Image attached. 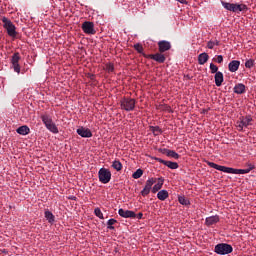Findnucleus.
<instances>
[{"instance_id":"obj_1","label":"nucleus","mask_w":256,"mask_h":256,"mask_svg":"<svg viewBox=\"0 0 256 256\" xmlns=\"http://www.w3.org/2000/svg\"><path fill=\"white\" fill-rule=\"evenodd\" d=\"M208 167H211L212 169H216L217 171H222L223 173H230L232 175H245L247 173H251L253 169H255V166H250V168L246 169H235L227 166H221L219 164H216L214 162H207Z\"/></svg>"},{"instance_id":"obj_2","label":"nucleus","mask_w":256,"mask_h":256,"mask_svg":"<svg viewBox=\"0 0 256 256\" xmlns=\"http://www.w3.org/2000/svg\"><path fill=\"white\" fill-rule=\"evenodd\" d=\"M221 5L226 11H231L232 13H241V11H247L249 9L245 4H234L225 1H221Z\"/></svg>"},{"instance_id":"obj_3","label":"nucleus","mask_w":256,"mask_h":256,"mask_svg":"<svg viewBox=\"0 0 256 256\" xmlns=\"http://www.w3.org/2000/svg\"><path fill=\"white\" fill-rule=\"evenodd\" d=\"M2 23L9 37H13V38L17 37V27H15V24H13L11 20H9L7 17H3Z\"/></svg>"},{"instance_id":"obj_4","label":"nucleus","mask_w":256,"mask_h":256,"mask_svg":"<svg viewBox=\"0 0 256 256\" xmlns=\"http://www.w3.org/2000/svg\"><path fill=\"white\" fill-rule=\"evenodd\" d=\"M214 251L217 255H229V253H233V246L227 243H220L215 246Z\"/></svg>"},{"instance_id":"obj_5","label":"nucleus","mask_w":256,"mask_h":256,"mask_svg":"<svg viewBox=\"0 0 256 256\" xmlns=\"http://www.w3.org/2000/svg\"><path fill=\"white\" fill-rule=\"evenodd\" d=\"M135 99L133 98H123L121 101H120V107L122 110L124 111H133L135 109Z\"/></svg>"},{"instance_id":"obj_6","label":"nucleus","mask_w":256,"mask_h":256,"mask_svg":"<svg viewBox=\"0 0 256 256\" xmlns=\"http://www.w3.org/2000/svg\"><path fill=\"white\" fill-rule=\"evenodd\" d=\"M98 177L100 183L107 184L109 183V181H111V171H109V169L107 168H101L98 171Z\"/></svg>"},{"instance_id":"obj_7","label":"nucleus","mask_w":256,"mask_h":256,"mask_svg":"<svg viewBox=\"0 0 256 256\" xmlns=\"http://www.w3.org/2000/svg\"><path fill=\"white\" fill-rule=\"evenodd\" d=\"M155 183H157V178H149L146 181L145 187L141 191L142 197H147V195L151 193V189L153 188V185H155Z\"/></svg>"},{"instance_id":"obj_8","label":"nucleus","mask_w":256,"mask_h":256,"mask_svg":"<svg viewBox=\"0 0 256 256\" xmlns=\"http://www.w3.org/2000/svg\"><path fill=\"white\" fill-rule=\"evenodd\" d=\"M82 31H84L86 35H95L97 33V31H95V24L91 21L82 23Z\"/></svg>"},{"instance_id":"obj_9","label":"nucleus","mask_w":256,"mask_h":256,"mask_svg":"<svg viewBox=\"0 0 256 256\" xmlns=\"http://www.w3.org/2000/svg\"><path fill=\"white\" fill-rule=\"evenodd\" d=\"M143 57H145L146 59H152L157 63H164L165 61H167V57L165 56V54L161 52H157L156 54H149V55L143 54Z\"/></svg>"},{"instance_id":"obj_10","label":"nucleus","mask_w":256,"mask_h":256,"mask_svg":"<svg viewBox=\"0 0 256 256\" xmlns=\"http://www.w3.org/2000/svg\"><path fill=\"white\" fill-rule=\"evenodd\" d=\"M19 61H21V55L19 54V52H16L11 58V65L15 73L18 74L21 73V66L19 65Z\"/></svg>"},{"instance_id":"obj_11","label":"nucleus","mask_w":256,"mask_h":256,"mask_svg":"<svg viewBox=\"0 0 256 256\" xmlns=\"http://www.w3.org/2000/svg\"><path fill=\"white\" fill-rule=\"evenodd\" d=\"M118 214L120 215V217H123L124 219H135V217H137V214H135L134 211L124 210L123 208H120L118 210Z\"/></svg>"},{"instance_id":"obj_12","label":"nucleus","mask_w":256,"mask_h":256,"mask_svg":"<svg viewBox=\"0 0 256 256\" xmlns=\"http://www.w3.org/2000/svg\"><path fill=\"white\" fill-rule=\"evenodd\" d=\"M76 133L80 135V137L89 139L93 137V132H91V129L85 128V127H80L76 130Z\"/></svg>"},{"instance_id":"obj_13","label":"nucleus","mask_w":256,"mask_h":256,"mask_svg":"<svg viewBox=\"0 0 256 256\" xmlns=\"http://www.w3.org/2000/svg\"><path fill=\"white\" fill-rule=\"evenodd\" d=\"M171 49V42L167 40H161L158 42V51L159 53H165Z\"/></svg>"},{"instance_id":"obj_14","label":"nucleus","mask_w":256,"mask_h":256,"mask_svg":"<svg viewBox=\"0 0 256 256\" xmlns=\"http://www.w3.org/2000/svg\"><path fill=\"white\" fill-rule=\"evenodd\" d=\"M241 62L239 60H233L228 64V69L231 73H235L239 69Z\"/></svg>"},{"instance_id":"obj_15","label":"nucleus","mask_w":256,"mask_h":256,"mask_svg":"<svg viewBox=\"0 0 256 256\" xmlns=\"http://www.w3.org/2000/svg\"><path fill=\"white\" fill-rule=\"evenodd\" d=\"M40 119H42V122L44 123L45 127L51 125V123H53V118L51 117V115L45 113V114H41Z\"/></svg>"},{"instance_id":"obj_16","label":"nucleus","mask_w":256,"mask_h":256,"mask_svg":"<svg viewBox=\"0 0 256 256\" xmlns=\"http://www.w3.org/2000/svg\"><path fill=\"white\" fill-rule=\"evenodd\" d=\"M163 183H165V179L158 178V182L152 188V193H157L161 191V189L163 188Z\"/></svg>"},{"instance_id":"obj_17","label":"nucleus","mask_w":256,"mask_h":256,"mask_svg":"<svg viewBox=\"0 0 256 256\" xmlns=\"http://www.w3.org/2000/svg\"><path fill=\"white\" fill-rule=\"evenodd\" d=\"M205 223L208 227H211V225H216V223H219V216L215 215L207 217Z\"/></svg>"},{"instance_id":"obj_18","label":"nucleus","mask_w":256,"mask_h":256,"mask_svg":"<svg viewBox=\"0 0 256 256\" xmlns=\"http://www.w3.org/2000/svg\"><path fill=\"white\" fill-rule=\"evenodd\" d=\"M214 79H215L216 87H221V85H223V81H224L223 72H217L214 76Z\"/></svg>"},{"instance_id":"obj_19","label":"nucleus","mask_w":256,"mask_h":256,"mask_svg":"<svg viewBox=\"0 0 256 256\" xmlns=\"http://www.w3.org/2000/svg\"><path fill=\"white\" fill-rule=\"evenodd\" d=\"M245 91H246V88L243 83H238L234 86V93H236V95H243Z\"/></svg>"},{"instance_id":"obj_20","label":"nucleus","mask_w":256,"mask_h":256,"mask_svg":"<svg viewBox=\"0 0 256 256\" xmlns=\"http://www.w3.org/2000/svg\"><path fill=\"white\" fill-rule=\"evenodd\" d=\"M44 216L45 219H47L48 223H50V225H53L55 223V215H53V212L46 210L44 212Z\"/></svg>"},{"instance_id":"obj_21","label":"nucleus","mask_w":256,"mask_h":256,"mask_svg":"<svg viewBox=\"0 0 256 256\" xmlns=\"http://www.w3.org/2000/svg\"><path fill=\"white\" fill-rule=\"evenodd\" d=\"M16 132L18 135H29L31 133V129H29L27 125H24L17 128Z\"/></svg>"},{"instance_id":"obj_22","label":"nucleus","mask_w":256,"mask_h":256,"mask_svg":"<svg viewBox=\"0 0 256 256\" xmlns=\"http://www.w3.org/2000/svg\"><path fill=\"white\" fill-rule=\"evenodd\" d=\"M207 61H209V54L207 53H201L198 56V63L199 65H205V63H207Z\"/></svg>"},{"instance_id":"obj_23","label":"nucleus","mask_w":256,"mask_h":256,"mask_svg":"<svg viewBox=\"0 0 256 256\" xmlns=\"http://www.w3.org/2000/svg\"><path fill=\"white\" fill-rule=\"evenodd\" d=\"M162 153L167 155V157H172V159H179L180 155L177 152L169 149H163Z\"/></svg>"},{"instance_id":"obj_24","label":"nucleus","mask_w":256,"mask_h":256,"mask_svg":"<svg viewBox=\"0 0 256 256\" xmlns=\"http://www.w3.org/2000/svg\"><path fill=\"white\" fill-rule=\"evenodd\" d=\"M157 198L159 201H165L166 199H169V192L167 190H160L157 193Z\"/></svg>"},{"instance_id":"obj_25","label":"nucleus","mask_w":256,"mask_h":256,"mask_svg":"<svg viewBox=\"0 0 256 256\" xmlns=\"http://www.w3.org/2000/svg\"><path fill=\"white\" fill-rule=\"evenodd\" d=\"M46 129H48L50 133H54V135H57V133H59V128H57V125L54 124V122L48 124V126H46Z\"/></svg>"},{"instance_id":"obj_26","label":"nucleus","mask_w":256,"mask_h":256,"mask_svg":"<svg viewBox=\"0 0 256 256\" xmlns=\"http://www.w3.org/2000/svg\"><path fill=\"white\" fill-rule=\"evenodd\" d=\"M150 131L153 133L154 137L163 133V130L159 126H150Z\"/></svg>"},{"instance_id":"obj_27","label":"nucleus","mask_w":256,"mask_h":256,"mask_svg":"<svg viewBox=\"0 0 256 256\" xmlns=\"http://www.w3.org/2000/svg\"><path fill=\"white\" fill-rule=\"evenodd\" d=\"M164 165L169 169H179V164L177 162L166 161Z\"/></svg>"},{"instance_id":"obj_28","label":"nucleus","mask_w":256,"mask_h":256,"mask_svg":"<svg viewBox=\"0 0 256 256\" xmlns=\"http://www.w3.org/2000/svg\"><path fill=\"white\" fill-rule=\"evenodd\" d=\"M112 167H113V169H115V171H121V169H123V164H121V161L115 160L112 163Z\"/></svg>"},{"instance_id":"obj_29","label":"nucleus","mask_w":256,"mask_h":256,"mask_svg":"<svg viewBox=\"0 0 256 256\" xmlns=\"http://www.w3.org/2000/svg\"><path fill=\"white\" fill-rule=\"evenodd\" d=\"M133 179H141L143 177V170L141 168L137 169L133 174H132Z\"/></svg>"},{"instance_id":"obj_30","label":"nucleus","mask_w":256,"mask_h":256,"mask_svg":"<svg viewBox=\"0 0 256 256\" xmlns=\"http://www.w3.org/2000/svg\"><path fill=\"white\" fill-rule=\"evenodd\" d=\"M115 223H117V220H115L113 218L109 219L107 222V229H110V231H114L115 226H113V225H115Z\"/></svg>"},{"instance_id":"obj_31","label":"nucleus","mask_w":256,"mask_h":256,"mask_svg":"<svg viewBox=\"0 0 256 256\" xmlns=\"http://www.w3.org/2000/svg\"><path fill=\"white\" fill-rule=\"evenodd\" d=\"M242 121H244L245 127H249L251 125V121H253V118L249 115L242 117Z\"/></svg>"},{"instance_id":"obj_32","label":"nucleus","mask_w":256,"mask_h":256,"mask_svg":"<svg viewBox=\"0 0 256 256\" xmlns=\"http://www.w3.org/2000/svg\"><path fill=\"white\" fill-rule=\"evenodd\" d=\"M215 45H216V46H219V45H220V42H219L218 40H215V41L210 40V41H208V43H207L208 49H213V47H215Z\"/></svg>"},{"instance_id":"obj_33","label":"nucleus","mask_w":256,"mask_h":256,"mask_svg":"<svg viewBox=\"0 0 256 256\" xmlns=\"http://www.w3.org/2000/svg\"><path fill=\"white\" fill-rule=\"evenodd\" d=\"M178 201L180 203V205H190L191 202H189V200L187 198H185V196H180L178 198Z\"/></svg>"},{"instance_id":"obj_34","label":"nucleus","mask_w":256,"mask_h":256,"mask_svg":"<svg viewBox=\"0 0 256 256\" xmlns=\"http://www.w3.org/2000/svg\"><path fill=\"white\" fill-rule=\"evenodd\" d=\"M134 49H135L138 53H140V54H142V55H145V53H143V45L137 43V44L134 45Z\"/></svg>"},{"instance_id":"obj_35","label":"nucleus","mask_w":256,"mask_h":256,"mask_svg":"<svg viewBox=\"0 0 256 256\" xmlns=\"http://www.w3.org/2000/svg\"><path fill=\"white\" fill-rule=\"evenodd\" d=\"M210 70L212 74L215 73V75H217V73H219V67L213 63L210 64Z\"/></svg>"},{"instance_id":"obj_36","label":"nucleus","mask_w":256,"mask_h":256,"mask_svg":"<svg viewBox=\"0 0 256 256\" xmlns=\"http://www.w3.org/2000/svg\"><path fill=\"white\" fill-rule=\"evenodd\" d=\"M255 65V61L253 59H249L245 62V67L247 69H251Z\"/></svg>"},{"instance_id":"obj_37","label":"nucleus","mask_w":256,"mask_h":256,"mask_svg":"<svg viewBox=\"0 0 256 256\" xmlns=\"http://www.w3.org/2000/svg\"><path fill=\"white\" fill-rule=\"evenodd\" d=\"M94 214H95L96 217H98L99 219H104V217H103V212H101V209H100V208H95Z\"/></svg>"},{"instance_id":"obj_38","label":"nucleus","mask_w":256,"mask_h":256,"mask_svg":"<svg viewBox=\"0 0 256 256\" xmlns=\"http://www.w3.org/2000/svg\"><path fill=\"white\" fill-rule=\"evenodd\" d=\"M106 71L108 73H113V71H115V66L112 63L106 64Z\"/></svg>"},{"instance_id":"obj_39","label":"nucleus","mask_w":256,"mask_h":256,"mask_svg":"<svg viewBox=\"0 0 256 256\" xmlns=\"http://www.w3.org/2000/svg\"><path fill=\"white\" fill-rule=\"evenodd\" d=\"M213 61H215V63H223V55L216 56L213 58Z\"/></svg>"},{"instance_id":"obj_40","label":"nucleus","mask_w":256,"mask_h":256,"mask_svg":"<svg viewBox=\"0 0 256 256\" xmlns=\"http://www.w3.org/2000/svg\"><path fill=\"white\" fill-rule=\"evenodd\" d=\"M244 127H245V122H244V120L241 119L239 125L237 126L238 131H243Z\"/></svg>"},{"instance_id":"obj_41","label":"nucleus","mask_w":256,"mask_h":256,"mask_svg":"<svg viewBox=\"0 0 256 256\" xmlns=\"http://www.w3.org/2000/svg\"><path fill=\"white\" fill-rule=\"evenodd\" d=\"M156 161H158V163H162V165H165V163H167V160H163L161 158H155Z\"/></svg>"},{"instance_id":"obj_42","label":"nucleus","mask_w":256,"mask_h":256,"mask_svg":"<svg viewBox=\"0 0 256 256\" xmlns=\"http://www.w3.org/2000/svg\"><path fill=\"white\" fill-rule=\"evenodd\" d=\"M137 219H143V213H138L136 216H135Z\"/></svg>"},{"instance_id":"obj_43","label":"nucleus","mask_w":256,"mask_h":256,"mask_svg":"<svg viewBox=\"0 0 256 256\" xmlns=\"http://www.w3.org/2000/svg\"><path fill=\"white\" fill-rule=\"evenodd\" d=\"M251 166L255 167V164H251V163L247 164L248 169H251Z\"/></svg>"},{"instance_id":"obj_44","label":"nucleus","mask_w":256,"mask_h":256,"mask_svg":"<svg viewBox=\"0 0 256 256\" xmlns=\"http://www.w3.org/2000/svg\"><path fill=\"white\" fill-rule=\"evenodd\" d=\"M89 78L93 80V79H95V75L89 74Z\"/></svg>"}]
</instances>
